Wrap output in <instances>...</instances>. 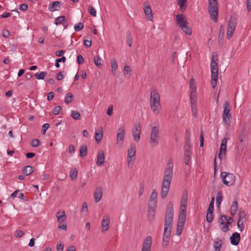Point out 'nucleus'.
<instances>
[{
    "mask_svg": "<svg viewBox=\"0 0 251 251\" xmlns=\"http://www.w3.org/2000/svg\"><path fill=\"white\" fill-rule=\"evenodd\" d=\"M173 160L170 159L166 165L162 183L161 197L164 199L167 196L173 176Z\"/></svg>",
    "mask_w": 251,
    "mask_h": 251,
    "instance_id": "1",
    "label": "nucleus"
},
{
    "mask_svg": "<svg viewBox=\"0 0 251 251\" xmlns=\"http://www.w3.org/2000/svg\"><path fill=\"white\" fill-rule=\"evenodd\" d=\"M150 106L152 112L158 115L161 109L160 96L156 88H153L150 92Z\"/></svg>",
    "mask_w": 251,
    "mask_h": 251,
    "instance_id": "2",
    "label": "nucleus"
},
{
    "mask_svg": "<svg viewBox=\"0 0 251 251\" xmlns=\"http://www.w3.org/2000/svg\"><path fill=\"white\" fill-rule=\"evenodd\" d=\"M218 64V57L217 55H214V53H213L211 62V85L213 88H215L217 85L219 75Z\"/></svg>",
    "mask_w": 251,
    "mask_h": 251,
    "instance_id": "3",
    "label": "nucleus"
},
{
    "mask_svg": "<svg viewBox=\"0 0 251 251\" xmlns=\"http://www.w3.org/2000/svg\"><path fill=\"white\" fill-rule=\"evenodd\" d=\"M174 216L173 205L172 202H169L167 206L165 218L164 227L172 229Z\"/></svg>",
    "mask_w": 251,
    "mask_h": 251,
    "instance_id": "4",
    "label": "nucleus"
},
{
    "mask_svg": "<svg viewBox=\"0 0 251 251\" xmlns=\"http://www.w3.org/2000/svg\"><path fill=\"white\" fill-rule=\"evenodd\" d=\"M208 12L211 18L217 22L218 17V6L217 0H208Z\"/></svg>",
    "mask_w": 251,
    "mask_h": 251,
    "instance_id": "5",
    "label": "nucleus"
},
{
    "mask_svg": "<svg viewBox=\"0 0 251 251\" xmlns=\"http://www.w3.org/2000/svg\"><path fill=\"white\" fill-rule=\"evenodd\" d=\"M159 129L156 126H153L151 129L150 135V144L151 148H154L159 144Z\"/></svg>",
    "mask_w": 251,
    "mask_h": 251,
    "instance_id": "6",
    "label": "nucleus"
},
{
    "mask_svg": "<svg viewBox=\"0 0 251 251\" xmlns=\"http://www.w3.org/2000/svg\"><path fill=\"white\" fill-rule=\"evenodd\" d=\"M57 222L59 224L58 226V228L66 230L67 227V224L66 223L67 216L65 214L64 211L59 210L56 214Z\"/></svg>",
    "mask_w": 251,
    "mask_h": 251,
    "instance_id": "7",
    "label": "nucleus"
},
{
    "mask_svg": "<svg viewBox=\"0 0 251 251\" xmlns=\"http://www.w3.org/2000/svg\"><path fill=\"white\" fill-rule=\"evenodd\" d=\"M221 177L223 183L227 186H231L235 180V176L233 174L226 172L221 173Z\"/></svg>",
    "mask_w": 251,
    "mask_h": 251,
    "instance_id": "8",
    "label": "nucleus"
},
{
    "mask_svg": "<svg viewBox=\"0 0 251 251\" xmlns=\"http://www.w3.org/2000/svg\"><path fill=\"white\" fill-rule=\"evenodd\" d=\"M231 107L229 103L227 101H226L224 104V111L223 114V120L224 123L229 126L231 119V115L230 114Z\"/></svg>",
    "mask_w": 251,
    "mask_h": 251,
    "instance_id": "9",
    "label": "nucleus"
},
{
    "mask_svg": "<svg viewBox=\"0 0 251 251\" xmlns=\"http://www.w3.org/2000/svg\"><path fill=\"white\" fill-rule=\"evenodd\" d=\"M125 136V129L123 126L120 127L117 131L116 144L119 148L122 147Z\"/></svg>",
    "mask_w": 251,
    "mask_h": 251,
    "instance_id": "10",
    "label": "nucleus"
},
{
    "mask_svg": "<svg viewBox=\"0 0 251 251\" xmlns=\"http://www.w3.org/2000/svg\"><path fill=\"white\" fill-rule=\"evenodd\" d=\"M172 229L171 228L164 227L162 243V246L164 249L166 248L168 246L171 236Z\"/></svg>",
    "mask_w": 251,
    "mask_h": 251,
    "instance_id": "11",
    "label": "nucleus"
},
{
    "mask_svg": "<svg viewBox=\"0 0 251 251\" xmlns=\"http://www.w3.org/2000/svg\"><path fill=\"white\" fill-rule=\"evenodd\" d=\"M132 135L134 140L136 142H138L140 139V133H141V125L139 123H136L134 124L133 128L132 130Z\"/></svg>",
    "mask_w": 251,
    "mask_h": 251,
    "instance_id": "12",
    "label": "nucleus"
},
{
    "mask_svg": "<svg viewBox=\"0 0 251 251\" xmlns=\"http://www.w3.org/2000/svg\"><path fill=\"white\" fill-rule=\"evenodd\" d=\"M151 237L147 236L143 241L141 251H151Z\"/></svg>",
    "mask_w": 251,
    "mask_h": 251,
    "instance_id": "13",
    "label": "nucleus"
},
{
    "mask_svg": "<svg viewBox=\"0 0 251 251\" xmlns=\"http://www.w3.org/2000/svg\"><path fill=\"white\" fill-rule=\"evenodd\" d=\"M228 139L224 138L222 140V144L220 147V151L219 153L218 157L222 160L226 155V143Z\"/></svg>",
    "mask_w": 251,
    "mask_h": 251,
    "instance_id": "14",
    "label": "nucleus"
},
{
    "mask_svg": "<svg viewBox=\"0 0 251 251\" xmlns=\"http://www.w3.org/2000/svg\"><path fill=\"white\" fill-rule=\"evenodd\" d=\"M110 216L108 214L104 215L101 222V230L105 232L109 229L110 224Z\"/></svg>",
    "mask_w": 251,
    "mask_h": 251,
    "instance_id": "15",
    "label": "nucleus"
},
{
    "mask_svg": "<svg viewBox=\"0 0 251 251\" xmlns=\"http://www.w3.org/2000/svg\"><path fill=\"white\" fill-rule=\"evenodd\" d=\"M176 22L180 27L189 24L186 19L185 16L182 14H179L176 15Z\"/></svg>",
    "mask_w": 251,
    "mask_h": 251,
    "instance_id": "16",
    "label": "nucleus"
},
{
    "mask_svg": "<svg viewBox=\"0 0 251 251\" xmlns=\"http://www.w3.org/2000/svg\"><path fill=\"white\" fill-rule=\"evenodd\" d=\"M103 194V189L102 187L99 186L96 188L94 192V198L96 202L101 201Z\"/></svg>",
    "mask_w": 251,
    "mask_h": 251,
    "instance_id": "17",
    "label": "nucleus"
},
{
    "mask_svg": "<svg viewBox=\"0 0 251 251\" xmlns=\"http://www.w3.org/2000/svg\"><path fill=\"white\" fill-rule=\"evenodd\" d=\"M157 193L155 190H153L152 191L150 200L149 201L148 205L152 206H156L157 204Z\"/></svg>",
    "mask_w": 251,
    "mask_h": 251,
    "instance_id": "18",
    "label": "nucleus"
},
{
    "mask_svg": "<svg viewBox=\"0 0 251 251\" xmlns=\"http://www.w3.org/2000/svg\"><path fill=\"white\" fill-rule=\"evenodd\" d=\"M105 156L103 151L100 150L97 154L96 164L98 166L102 165L104 162Z\"/></svg>",
    "mask_w": 251,
    "mask_h": 251,
    "instance_id": "19",
    "label": "nucleus"
},
{
    "mask_svg": "<svg viewBox=\"0 0 251 251\" xmlns=\"http://www.w3.org/2000/svg\"><path fill=\"white\" fill-rule=\"evenodd\" d=\"M156 207L148 205V219L150 222H152L154 219Z\"/></svg>",
    "mask_w": 251,
    "mask_h": 251,
    "instance_id": "20",
    "label": "nucleus"
},
{
    "mask_svg": "<svg viewBox=\"0 0 251 251\" xmlns=\"http://www.w3.org/2000/svg\"><path fill=\"white\" fill-rule=\"evenodd\" d=\"M240 240V234L238 232L233 233L230 237V242L233 245L239 244Z\"/></svg>",
    "mask_w": 251,
    "mask_h": 251,
    "instance_id": "21",
    "label": "nucleus"
},
{
    "mask_svg": "<svg viewBox=\"0 0 251 251\" xmlns=\"http://www.w3.org/2000/svg\"><path fill=\"white\" fill-rule=\"evenodd\" d=\"M144 12L147 16V19L150 21H152L153 15L152 13V10L151 6L147 5L145 6L143 8Z\"/></svg>",
    "mask_w": 251,
    "mask_h": 251,
    "instance_id": "22",
    "label": "nucleus"
},
{
    "mask_svg": "<svg viewBox=\"0 0 251 251\" xmlns=\"http://www.w3.org/2000/svg\"><path fill=\"white\" fill-rule=\"evenodd\" d=\"M223 242L222 240L219 238H215L213 243L214 249L213 251H220Z\"/></svg>",
    "mask_w": 251,
    "mask_h": 251,
    "instance_id": "23",
    "label": "nucleus"
},
{
    "mask_svg": "<svg viewBox=\"0 0 251 251\" xmlns=\"http://www.w3.org/2000/svg\"><path fill=\"white\" fill-rule=\"evenodd\" d=\"M103 137V129L102 127H100L95 132V140L97 143H100Z\"/></svg>",
    "mask_w": 251,
    "mask_h": 251,
    "instance_id": "24",
    "label": "nucleus"
},
{
    "mask_svg": "<svg viewBox=\"0 0 251 251\" xmlns=\"http://www.w3.org/2000/svg\"><path fill=\"white\" fill-rule=\"evenodd\" d=\"M236 23V18L235 17L231 16L228 22L227 30L235 31Z\"/></svg>",
    "mask_w": 251,
    "mask_h": 251,
    "instance_id": "25",
    "label": "nucleus"
},
{
    "mask_svg": "<svg viewBox=\"0 0 251 251\" xmlns=\"http://www.w3.org/2000/svg\"><path fill=\"white\" fill-rule=\"evenodd\" d=\"M186 205H180V212L178 215V219H180L181 221L186 220Z\"/></svg>",
    "mask_w": 251,
    "mask_h": 251,
    "instance_id": "26",
    "label": "nucleus"
},
{
    "mask_svg": "<svg viewBox=\"0 0 251 251\" xmlns=\"http://www.w3.org/2000/svg\"><path fill=\"white\" fill-rule=\"evenodd\" d=\"M185 220L181 221L180 219H178L177 227L176 230V234L177 235H180L182 231Z\"/></svg>",
    "mask_w": 251,
    "mask_h": 251,
    "instance_id": "27",
    "label": "nucleus"
},
{
    "mask_svg": "<svg viewBox=\"0 0 251 251\" xmlns=\"http://www.w3.org/2000/svg\"><path fill=\"white\" fill-rule=\"evenodd\" d=\"M127 157L129 158H133L136 154V145L135 144H131L127 151Z\"/></svg>",
    "mask_w": 251,
    "mask_h": 251,
    "instance_id": "28",
    "label": "nucleus"
},
{
    "mask_svg": "<svg viewBox=\"0 0 251 251\" xmlns=\"http://www.w3.org/2000/svg\"><path fill=\"white\" fill-rule=\"evenodd\" d=\"M111 72L113 75L116 76L118 74V65L115 59L111 60Z\"/></svg>",
    "mask_w": 251,
    "mask_h": 251,
    "instance_id": "29",
    "label": "nucleus"
},
{
    "mask_svg": "<svg viewBox=\"0 0 251 251\" xmlns=\"http://www.w3.org/2000/svg\"><path fill=\"white\" fill-rule=\"evenodd\" d=\"M60 2L58 1H53L51 2L49 6V9L50 11H54L55 10H57V9L55 8H60Z\"/></svg>",
    "mask_w": 251,
    "mask_h": 251,
    "instance_id": "30",
    "label": "nucleus"
},
{
    "mask_svg": "<svg viewBox=\"0 0 251 251\" xmlns=\"http://www.w3.org/2000/svg\"><path fill=\"white\" fill-rule=\"evenodd\" d=\"M184 154H191V142L189 139H188L185 143V145L184 147Z\"/></svg>",
    "mask_w": 251,
    "mask_h": 251,
    "instance_id": "31",
    "label": "nucleus"
},
{
    "mask_svg": "<svg viewBox=\"0 0 251 251\" xmlns=\"http://www.w3.org/2000/svg\"><path fill=\"white\" fill-rule=\"evenodd\" d=\"M226 221V224L224 225L222 227H221V230L224 232H227L228 230V226L231 225L233 222V219L231 217L227 216Z\"/></svg>",
    "mask_w": 251,
    "mask_h": 251,
    "instance_id": "32",
    "label": "nucleus"
},
{
    "mask_svg": "<svg viewBox=\"0 0 251 251\" xmlns=\"http://www.w3.org/2000/svg\"><path fill=\"white\" fill-rule=\"evenodd\" d=\"M188 200V192L186 190H184L181 200V205H186Z\"/></svg>",
    "mask_w": 251,
    "mask_h": 251,
    "instance_id": "33",
    "label": "nucleus"
},
{
    "mask_svg": "<svg viewBox=\"0 0 251 251\" xmlns=\"http://www.w3.org/2000/svg\"><path fill=\"white\" fill-rule=\"evenodd\" d=\"M225 31L224 27L223 25H221L219 27V32L218 35V40L219 43L221 44L224 38Z\"/></svg>",
    "mask_w": 251,
    "mask_h": 251,
    "instance_id": "34",
    "label": "nucleus"
},
{
    "mask_svg": "<svg viewBox=\"0 0 251 251\" xmlns=\"http://www.w3.org/2000/svg\"><path fill=\"white\" fill-rule=\"evenodd\" d=\"M79 152L80 157H84L86 156L87 154V146L85 145L81 146L79 149Z\"/></svg>",
    "mask_w": 251,
    "mask_h": 251,
    "instance_id": "35",
    "label": "nucleus"
},
{
    "mask_svg": "<svg viewBox=\"0 0 251 251\" xmlns=\"http://www.w3.org/2000/svg\"><path fill=\"white\" fill-rule=\"evenodd\" d=\"M190 93H196V86L195 85V81L193 78H191L190 79Z\"/></svg>",
    "mask_w": 251,
    "mask_h": 251,
    "instance_id": "36",
    "label": "nucleus"
},
{
    "mask_svg": "<svg viewBox=\"0 0 251 251\" xmlns=\"http://www.w3.org/2000/svg\"><path fill=\"white\" fill-rule=\"evenodd\" d=\"M182 31L187 35H190L192 34V29L189 26V24L180 27Z\"/></svg>",
    "mask_w": 251,
    "mask_h": 251,
    "instance_id": "37",
    "label": "nucleus"
},
{
    "mask_svg": "<svg viewBox=\"0 0 251 251\" xmlns=\"http://www.w3.org/2000/svg\"><path fill=\"white\" fill-rule=\"evenodd\" d=\"M70 176L72 180L76 179L77 176V170L76 168L72 169L70 172Z\"/></svg>",
    "mask_w": 251,
    "mask_h": 251,
    "instance_id": "38",
    "label": "nucleus"
},
{
    "mask_svg": "<svg viewBox=\"0 0 251 251\" xmlns=\"http://www.w3.org/2000/svg\"><path fill=\"white\" fill-rule=\"evenodd\" d=\"M238 205L237 202L236 201L233 202L231 207H230V213L232 215H234L235 214L237 211Z\"/></svg>",
    "mask_w": 251,
    "mask_h": 251,
    "instance_id": "39",
    "label": "nucleus"
},
{
    "mask_svg": "<svg viewBox=\"0 0 251 251\" xmlns=\"http://www.w3.org/2000/svg\"><path fill=\"white\" fill-rule=\"evenodd\" d=\"M32 169L31 166H27L24 168L23 173L26 176H28L33 173Z\"/></svg>",
    "mask_w": 251,
    "mask_h": 251,
    "instance_id": "40",
    "label": "nucleus"
},
{
    "mask_svg": "<svg viewBox=\"0 0 251 251\" xmlns=\"http://www.w3.org/2000/svg\"><path fill=\"white\" fill-rule=\"evenodd\" d=\"M73 95L71 93H68L65 98L64 101L66 104H69L71 103L73 99Z\"/></svg>",
    "mask_w": 251,
    "mask_h": 251,
    "instance_id": "41",
    "label": "nucleus"
},
{
    "mask_svg": "<svg viewBox=\"0 0 251 251\" xmlns=\"http://www.w3.org/2000/svg\"><path fill=\"white\" fill-rule=\"evenodd\" d=\"M47 73L46 72H42L40 73H36L34 74L35 77L37 79H43L47 76Z\"/></svg>",
    "mask_w": 251,
    "mask_h": 251,
    "instance_id": "42",
    "label": "nucleus"
},
{
    "mask_svg": "<svg viewBox=\"0 0 251 251\" xmlns=\"http://www.w3.org/2000/svg\"><path fill=\"white\" fill-rule=\"evenodd\" d=\"M186 0H177V3L179 5L181 10H185L186 7Z\"/></svg>",
    "mask_w": 251,
    "mask_h": 251,
    "instance_id": "43",
    "label": "nucleus"
},
{
    "mask_svg": "<svg viewBox=\"0 0 251 251\" xmlns=\"http://www.w3.org/2000/svg\"><path fill=\"white\" fill-rule=\"evenodd\" d=\"M223 199V196L222 192L219 191L217 193L216 196V203L217 206H219L221 203Z\"/></svg>",
    "mask_w": 251,
    "mask_h": 251,
    "instance_id": "44",
    "label": "nucleus"
},
{
    "mask_svg": "<svg viewBox=\"0 0 251 251\" xmlns=\"http://www.w3.org/2000/svg\"><path fill=\"white\" fill-rule=\"evenodd\" d=\"M190 98L191 101V104H196L197 100V96L196 93H190Z\"/></svg>",
    "mask_w": 251,
    "mask_h": 251,
    "instance_id": "45",
    "label": "nucleus"
},
{
    "mask_svg": "<svg viewBox=\"0 0 251 251\" xmlns=\"http://www.w3.org/2000/svg\"><path fill=\"white\" fill-rule=\"evenodd\" d=\"M94 61L95 65L98 67H100L101 66V58L99 55L95 56L94 57Z\"/></svg>",
    "mask_w": 251,
    "mask_h": 251,
    "instance_id": "46",
    "label": "nucleus"
},
{
    "mask_svg": "<svg viewBox=\"0 0 251 251\" xmlns=\"http://www.w3.org/2000/svg\"><path fill=\"white\" fill-rule=\"evenodd\" d=\"M71 117L75 120H79L80 119V115L77 111H72Z\"/></svg>",
    "mask_w": 251,
    "mask_h": 251,
    "instance_id": "47",
    "label": "nucleus"
},
{
    "mask_svg": "<svg viewBox=\"0 0 251 251\" xmlns=\"http://www.w3.org/2000/svg\"><path fill=\"white\" fill-rule=\"evenodd\" d=\"M65 21V17L64 16H60L57 18H56L55 21V24L56 25H58L62 24V23Z\"/></svg>",
    "mask_w": 251,
    "mask_h": 251,
    "instance_id": "48",
    "label": "nucleus"
},
{
    "mask_svg": "<svg viewBox=\"0 0 251 251\" xmlns=\"http://www.w3.org/2000/svg\"><path fill=\"white\" fill-rule=\"evenodd\" d=\"M206 221L208 223H211L213 220V212L207 211L206 214Z\"/></svg>",
    "mask_w": 251,
    "mask_h": 251,
    "instance_id": "49",
    "label": "nucleus"
},
{
    "mask_svg": "<svg viewBox=\"0 0 251 251\" xmlns=\"http://www.w3.org/2000/svg\"><path fill=\"white\" fill-rule=\"evenodd\" d=\"M127 44L129 47H131L132 44V38L129 32L126 34Z\"/></svg>",
    "mask_w": 251,
    "mask_h": 251,
    "instance_id": "50",
    "label": "nucleus"
},
{
    "mask_svg": "<svg viewBox=\"0 0 251 251\" xmlns=\"http://www.w3.org/2000/svg\"><path fill=\"white\" fill-rule=\"evenodd\" d=\"M83 27H84L83 24L81 22H79L75 25L74 29L75 31H78L82 29Z\"/></svg>",
    "mask_w": 251,
    "mask_h": 251,
    "instance_id": "51",
    "label": "nucleus"
},
{
    "mask_svg": "<svg viewBox=\"0 0 251 251\" xmlns=\"http://www.w3.org/2000/svg\"><path fill=\"white\" fill-rule=\"evenodd\" d=\"M124 74L125 76L128 75L129 76L130 75V73L131 72V69L129 66L126 65L124 67Z\"/></svg>",
    "mask_w": 251,
    "mask_h": 251,
    "instance_id": "52",
    "label": "nucleus"
},
{
    "mask_svg": "<svg viewBox=\"0 0 251 251\" xmlns=\"http://www.w3.org/2000/svg\"><path fill=\"white\" fill-rule=\"evenodd\" d=\"M191 154H184V160L186 165H188L191 162Z\"/></svg>",
    "mask_w": 251,
    "mask_h": 251,
    "instance_id": "53",
    "label": "nucleus"
},
{
    "mask_svg": "<svg viewBox=\"0 0 251 251\" xmlns=\"http://www.w3.org/2000/svg\"><path fill=\"white\" fill-rule=\"evenodd\" d=\"M214 198L213 197L211 198V201L209 205L207 211L213 212L214 210Z\"/></svg>",
    "mask_w": 251,
    "mask_h": 251,
    "instance_id": "54",
    "label": "nucleus"
},
{
    "mask_svg": "<svg viewBox=\"0 0 251 251\" xmlns=\"http://www.w3.org/2000/svg\"><path fill=\"white\" fill-rule=\"evenodd\" d=\"M62 109V107L60 106H57L53 108L52 113L54 115H56L59 113L60 110Z\"/></svg>",
    "mask_w": 251,
    "mask_h": 251,
    "instance_id": "55",
    "label": "nucleus"
},
{
    "mask_svg": "<svg viewBox=\"0 0 251 251\" xmlns=\"http://www.w3.org/2000/svg\"><path fill=\"white\" fill-rule=\"evenodd\" d=\"M89 13L93 16L95 17L96 16V11L95 9L92 6H89L88 8Z\"/></svg>",
    "mask_w": 251,
    "mask_h": 251,
    "instance_id": "56",
    "label": "nucleus"
},
{
    "mask_svg": "<svg viewBox=\"0 0 251 251\" xmlns=\"http://www.w3.org/2000/svg\"><path fill=\"white\" fill-rule=\"evenodd\" d=\"M227 216L226 215H222L219 220V223L221 225L225 224V221H226Z\"/></svg>",
    "mask_w": 251,
    "mask_h": 251,
    "instance_id": "57",
    "label": "nucleus"
},
{
    "mask_svg": "<svg viewBox=\"0 0 251 251\" xmlns=\"http://www.w3.org/2000/svg\"><path fill=\"white\" fill-rule=\"evenodd\" d=\"M40 141L37 139H34L32 140L31 145L33 147H37L39 146Z\"/></svg>",
    "mask_w": 251,
    "mask_h": 251,
    "instance_id": "58",
    "label": "nucleus"
},
{
    "mask_svg": "<svg viewBox=\"0 0 251 251\" xmlns=\"http://www.w3.org/2000/svg\"><path fill=\"white\" fill-rule=\"evenodd\" d=\"M144 187L145 185L144 183H141L140 185L139 191H138V194L139 196H141L144 192Z\"/></svg>",
    "mask_w": 251,
    "mask_h": 251,
    "instance_id": "59",
    "label": "nucleus"
},
{
    "mask_svg": "<svg viewBox=\"0 0 251 251\" xmlns=\"http://www.w3.org/2000/svg\"><path fill=\"white\" fill-rule=\"evenodd\" d=\"M76 61L78 64H82L84 63V60L83 56L79 54L77 57Z\"/></svg>",
    "mask_w": 251,
    "mask_h": 251,
    "instance_id": "60",
    "label": "nucleus"
},
{
    "mask_svg": "<svg viewBox=\"0 0 251 251\" xmlns=\"http://www.w3.org/2000/svg\"><path fill=\"white\" fill-rule=\"evenodd\" d=\"M50 125L48 123L44 124L42 127L43 133L45 134L47 130L49 128Z\"/></svg>",
    "mask_w": 251,
    "mask_h": 251,
    "instance_id": "61",
    "label": "nucleus"
},
{
    "mask_svg": "<svg viewBox=\"0 0 251 251\" xmlns=\"http://www.w3.org/2000/svg\"><path fill=\"white\" fill-rule=\"evenodd\" d=\"M234 32V30H227L226 38L228 40L230 39L232 37Z\"/></svg>",
    "mask_w": 251,
    "mask_h": 251,
    "instance_id": "62",
    "label": "nucleus"
},
{
    "mask_svg": "<svg viewBox=\"0 0 251 251\" xmlns=\"http://www.w3.org/2000/svg\"><path fill=\"white\" fill-rule=\"evenodd\" d=\"M64 246L63 243H60L58 244L56 247L57 251H63Z\"/></svg>",
    "mask_w": 251,
    "mask_h": 251,
    "instance_id": "63",
    "label": "nucleus"
},
{
    "mask_svg": "<svg viewBox=\"0 0 251 251\" xmlns=\"http://www.w3.org/2000/svg\"><path fill=\"white\" fill-rule=\"evenodd\" d=\"M247 10L248 12L251 11V0H247Z\"/></svg>",
    "mask_w": 251,
    "mask_h": 251,
    "instance_id": "64",
    "label": "nucleus"
}]
</instances>
